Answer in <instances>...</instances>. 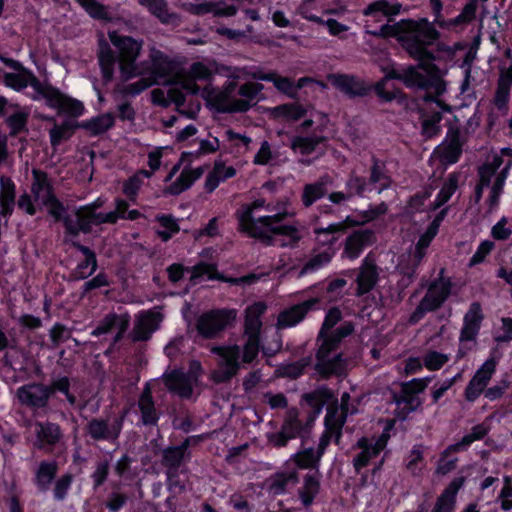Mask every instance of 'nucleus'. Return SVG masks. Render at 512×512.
<instances>
[{
    "label": "nucleus",
    "instance_id": "obj_14",
    "mask_svg": "<svg viewBox=\"0 0 512 512\" xmlns=\"http://www.w3.org/2000/svg\"><path fill=\"white\" fill-rule=\"evenodd\" d=\"M484 319L482 306L479 302H472L463 318V326L460 330V342L474 341L481 329Z\"/></svg>",
    "mask_w": 512,
    "mask_h": 512
},
{
    "label": "nucleus",
    "instance_id": "obj_63",
    "mask_svg": "<svg viewBox=\"0 0 512 512\" xmlns=\"http://www.w3.org/2000/svg\"><path fill=\"white\" fill-rule=\"evenodd\" d=\"M459 176L457 173H450L440 188L436 198L439 200L440 204H446L451 197L454 195L458 188Z\"/></svg>",
    "mask_w": 512,
    "mask_h": 512
},
{
    "label": "nucleus",
    "instance_id": "obj_49",
    "mask_svg": "<svg viewBox=\"0 0 512 512\" xmlns=\"http://www.w3.org/2000/svg\"><path fill=\"white\" fill-rule=\"evenodd\" d=\"M345 189L350 199L354 197L363 198L365 192H371L372 187L367 182L364 176L358 175L355 172H351L345 182Z\"/></svg>",
    "mask_w": 512,
    "mask_h": 512
},
{
    "label": "nucleus",
    "instance_id": "obj_31",
    "mask_svg": "<svg viewBox=\"0 0 512 512\" xmlns=\"http://www.w3.org/2000/svg\"><path fill=\"white\" fill-rule=\"evenodd\" d=\"M299 473L295 470L277 471L268 479L269 491L275 495H284L289 486H295L299 483Z\"/></svg>",
    "mask_w": 512,
    "mask_h": 512
},
{
    "label": "nucleus",
    "instance_id": "obj_8",
    "mask_svg": "<svg viewBox=\"0 0 512 512\" xmlns=\"http://www.w3.org/2000/svg\"><path fill=\"white\" fill-rule=\"evenodd\" d=\"M328 80L336 89L344 93L350 99L366 97L372 92L371 84H368L365 80L353 74H330Z\"/></svg>",
    "mask_w": 512,
    "mask_h": 512
},
{
    "label": "nucleus",
    "instance_id": "obj_43",
    "mask_svg": "<svg viewBox=\"0 0 512 512\" xmlns=\"http://www.w3.org/2000/svg\"><path fill=\"white\" fill-rule=\"evenodd\" d=\"M18 110L5 119V123L9 128V136L17 137L21 133L28 132V121L30 117L29 111L19 109V106L13 105Z\"/></svg>",
    "mask_w": 512,
    "mask_h": 512
},
{
    "label": "nucleus",
    "instance_id": "obj_62",
    "mask_svg": "<svg viewBox=\"0 0 512 512\" xmlns=\"http://www.w3.org/2000/svg\"><path fill=\"white\" fill-rule=\"evenodd\" d=\"M85 12L93 19L106 20L108 19V12L102 3L97 0H75Z\"/></svg>",
    "mask_w": 512,
    "mask_h": 512
},
{
    "label": "nucleus",
    "instance_id": "obj_56",
    "mask_svg": "<svg viewBox=\"0 0 512 512\" xmlns=\"http://www.w3.org/2000/svg\"><path fill=\"white\" fill-rule=\"evenodd\" d=\"M46 388H48V393L50 395V398L57 392L63 394L68 401L70 405H75L77 398L76 396L70 391L71 388V382L69 377L67 376H60L57 378H54L49 385H46Z\"/></svg>",
    "mask_w": 512,
    "mask_h": 512
},
{
    "label": "nucleus",
    "instance_id": "obj_2",
    "mask_svg": "<svg viewBox=\"0 0 512 512\" xmlns=\"http://www.w3.org/2000/svg\"><path fill=\"white\" fill-rule=\"evenodd\" d=\"M286 216L283 212L254 218L250 211H243L238 216L239 230L267 246L273 244V235L289 237L296 244L300 240L298 228L293 224H280Z\"/></svg>",
    "mask_w": 512,
    "mask_h": 512
},
{
    "label": "nucleus",
    "instance_id": "obj_27",
    "mask_svg": "<svg viewBox=\"0 0 512 512\" xmlns=\"http://www.w3.org/2000/svg\"><path fill=\"white\" fill-rule=\"evenodd\" d=\"M164 384L172 392L182 398L188 399L192 396L193 386L190 377L180 369H174L164 374Z\"/></svg>",
    "mask_w": 512,
    "mask_h": 512
},
{
    "label": "nucleus",
    "instance_id": "obj_40",
    "mask_svg": "<svg viewBox=\"0 0 512 512\" xmlns=\"http://www.w3.org/2000/svg\"><path fill=\"white\" fill-rule=\"evenodd\" d=\"M41 203L47 208L49 216H51L55 222L62 223L65 228V221H68L70 215L67 213V207L54 193L43 195Z\"/></svg>",
    "mask_w": 512,
    "mask_h": 512
},
{
    "label": "nucleus",
    "instance_id": "obj_38",
    "mask_svg": "<svg viewBox=\"0 0 512 512\" xmlns=\"http://www.w3.org/2000/svg\"><path fill=\"white\" fill-rule=\"evenodd\" d=\"M444 302L432 295V291H426L423 298L409 317L410 324H417L428 312H434L443 306Z\"/></svg>",
    "mask_w": 512,
    "mask_h": 512
},
{
    "label": "nucleus",
    "instance_id": "obj_35",
    "mask_svg": "<svg viewBox=\"0 0 512 512\" xmlns=\"http://www.w3.org/2000/svg\"><path fill=\"white\" fill-rule=\"evenodd\" d=\"M97 57L103 80L105 82L112 81L114 77L116 57L113 50L105 40H101L99 42Z\"/></svg>",
    "mask_w": 512,
    "mask_h": 512
},
{
    "label": "nucleus",
    "instance_id": "obj_28",
    "mask_svg": "<svg viewBox=\"0 0 512 512\" xmlns=\"http://www.w3.org/2000/svg\"><path fill=\"white\" fill-rule=\"evenodd\" d=\"M58 463L55 460H42L35 470L33 483L40 492H47L55 481L58 473Z\"/></svg>",
    "mask_w": 512,
    "mask_h": 512
},
{
    "label": "nucleus",
    "instance_id": "obj_59",
    "mask_svg": "<svg viewBox=\"0 0 512 512\" xmlns=\"http://www.w3.org/2000/svg\"><path fill=\"white\" fill-rule=\"evenodd\" d=\"M186 459L187 458L178 451V448L168 446L162 452L161 462L166 470H175L180 469Z\"/></svg>",
    "mask_w": 512,
    "mask_h": 512
},
{
    "label": "nucleus",
    "instance_id": "obj_9",
    "mask_svg": "<svg viewBox=\"0 0 512 512\" xmlns=\"http://www.w3.org/2000/svg\"><path fill=\"white\" fill-rule=\"evenodd\" d=\"M19 402L31 409H44L48 406L50 395L43 383H29L17 389Z\"/></svg>",
    "mask_w": 512,
    "mask_h": 512
},
{
    "label": "nucleus",
    "instance_id": "obj_47",
    "mask_svg": "<svg viewBox=\"0 0 512 512\" xmlns=\"http://www.w3.org/2000/svg\"><path fill=\"white\" fill-rule=\"evenodd\" d=\"M33 80H39V78L30 69L4 75L5 85L17 92L24 90L28 86L32 87Z\"/></svg>",
    "mask_w": 512,
    "mask_h": 512
},
{
    "label": "nucleus",
    "instance_id": "obj_15",
    "mask_svg": "<svg viewBox=\"0 0 512 512\" xmlns=\"http://www.w3.org/2000/svg\"><path fill=\"white\" fill-rule=\"evenodd\" d=\"M203 97L207 106L218 113H245L250 110L248 102L230 100L224 93L207 91V95Z\"/></svg>",
    "mask_w": 512,
    "mask_h": 512
},
{
    "label": "nucleus",
    "instance_id": "obj_32",
    "mask_svg": "<svg viewBox=\"0 0 512 512\" xmlns=\"http://www.w3.org/2000/svg\"><path fill=\"white\" fill-rule=\"evenodd\" d=\"M369 172L370 175L367 182L372 188L378 184L376 187L378 194H381L383 191L390 188L391 177L386 172L385 161L380 160L376 156H372Z\"/></svg>",
    "mask_w": 512,
    "mask_h": 512
},
{
    "label": "nucleus",
    "instance_id": "obj_22",
    "mask_svg": "<svg viewBox=\"0 0 512 512\" xmlns=\"http://www.w3.org/2000/svg\"><path fill=\"white\" fill-rule=\"evenodd\" d=\"M75 219L70 215L68 221H65L64 234L66 242L68 238L76 239L81 233L90 234L92 232V219L90 212L81 210V206L75 210Z\"/></svg>",
    "mask_w": 512,
    "mask_h": 512
},
{
    "label": "nucleus",
    "instance_id": "obj_16",
    "mask_svg": "<svg viewBox=\"0 0 512 512\" xmlns=\"http://www.w3.org/2000/svg\"><path fill=\"white\" fill-rule=\"evenodd\" d=\"M379 279L378 267L371 253L367 254L362 260L359 268V274L356 279L357 295L361 296L370 292Z\"/></svg>",
    "mask_w": 512,
    "mask_h": 512
},
{
    "label": "nucleus",
    "instance_id": "obj_25",
    "mask_svg": "<svg viewBox=\"0 0 512 512\" xmlns=\"http://www.w3.org/2000/svg\"><path fill=\"white\" fill-rule=\"evenodd\" d=\"M465 483V477H455L437 498L432 512H452L456 506L457 494Z\"/></svg>",
    "mask_w": 512,
    "mask_h": 512
},
{
    "label": "nucleus",
    "instance_id": "obj_21",
    "mask_svg": "<svg viewBox=\"0 0 512 512\" xmlns=\"http://www.w3.org/2000/svg\"><path fill=\"white\" fill-rule=\"evenodd\" d=\"M110 40L118 48L121 61L134 65L140 55L142 43L131 36H119L115 32L110 34Z\"/></svg>",
    "mask_w": 512,
    "mask_h": 512
},
{
    "label": "nucleus",
    "instance_id": "obj_7",
    "mask_svg": "<svg viewBox=\"0 0 512 512\" xmlns=\"http://www.w3.org/2000/svg\"><path fill=\"white\" fill-rule=\"evenodd\" d=\"M310 426L303 423L297 415H290L283 421L281 428L277 432L267 435L268 442L276 448L285 447L288 442L298 437L302 438L304 434H308Z\"/></svg>",
    "mask_w": 512,
    "mask_h": 512
},
{
    "label": "nucleus",
    "instance_id": "obj_33",
    "mask_svg": "<svg viewBox=\"0 0 512 512\" xmlns=\"http://www.w3.org/2000/svg\"><path fill=\"white\" fill-rule=\"evenodd\" d=\"M151 74L156 78L165 79L175 70V62L163 51L152 48L149 54Z\"/></svg>",
    "mask_w": 512,
    "mask_h": 512
},
{
    "label": "nucleus",
    "instance_id": "obj_11",
    "mask_svg": "<svg viewBox=\"0 0 512 512\" xmlns=\"http://www.w3.org/2000/svg\"><path fill=\"white\" fill-rule=\"evenodd\" d=\"M375 240L374 231L371 229L355 230L349 234L345 240L342 252V258L355 260L368 246H371Z\"/></svg>",
    "mask_w": 512,
    "mask_h": 512
},
{
    "label": "nucleus",
    "instance_id": "obj_18",
    "mask_svg": "<svg viewBox=\"0 0 512 512\" xmlns=\"http://www.w3.org/2000/svg\"><path fill=\"white\" fill-rule=\"evenodd\" d=\"M71 245L84 255V259L78 262L73 272L74 278L77 280H85L92 276L98 268L96 253L90 247L76 240H72Z\"/></svg>",
    "mask_w": 512,
    "mask_h": 512
},
{
    "label": "nucleus",
    "instance_id": "obj_48",
    "mask_svg": "<svg viewBox=\"0 0 512 512\" xmlns=\"http://www.w3.org/2000/svg\"><path fill=\"white\" fill-rule=\"evenodd\" d=\"M444 273L445 270L442 268L438 276L429 284L427 291H432V295L445 303L451 295L453 283L451 278L445 276Z\"/></svg>",
    "mask_w": 512,
    "mask_h": 512
},
{
    "label": "nucleus",
    "instance_id": "obj_61",
    "mask_svg": "<svg viewBox=\"0 0 512 512\" xmlns=\"http://www.w3.org/2000/svg\"><path fill=\"white\" fill-rule=\"evenodd\" d=\"M308 363L309 359L303 358L298 361L285 364L278 369L279 375L292 380L298 379L304 374Z\"/></svg>",
    "mask_w": 512,
    "mask_h": 512
},
{
    "label": "nucleus",
    "instance_id": "obj_26",
    "mask_svg": "<svg viewBox=\"0 0 512 512\" xmlns=\"http://www.w3.org/2000/svg\"><path fill=\"white\" fill-rule=\"evenodd\" d=\"M336 399L332 389L326 385H320L314 390L304 393L302 401L312 409L314 417L320 415L325 405L330 404Z\"/></svg>",
    "mask_w": 512,
    "mask_h": 512
},
{
    "label": "nucleus",
    "instance_id": "obj_45",
    "mask_svg": "<svg viewBox=\"0 0 512 512\" xmlns=\"http://www.w3.org/2000/svg\"><path fill=\"white\" fill-rule=\"evenodd\" d=\"M155 221L163 228V230H157L156 235L164 243L171 240L180 231V225L172 214L158 213L155 216Z\"/></svg>",
    "mask_w": 512,
    "mask_h": 512
},
{
    "label": "nucleus",
    "instance_id": "obj_20",
    "mask_svg": "<svg viewBox=\"0 0 512 512\" xmlns=\"http://www.w3.org/2000/svg\"><path fill=\"white\" fill-rule=\"evenodd\" d=\"M32 88L35 91V95L31 97L33 100L40 101L44 99L49 108L57 110L62 108L65 94L57 87L48 82L43 83L40 80H33Z\"/></svg>",
    "mask_w": 512,
    "mask_h": 512
},
{
    "label": "nucleus",
    "instance_id": "obj_42",
    "mask_svg": "<svg viewBox=\"0 0 512 512\" xmlns=\"http://www.w3.org/2000/svg\"><path fill=\"white\" fill-rule=\"evenodd\" d=\"M138 2L141 6L146 7L162 24H170L177 18L176 13L169 11L166 0H138Z\"/></svg>",
    "mask_w": 512,
    "mask_h": 512
},
{
    "label": "nucleus",
    "instance_id": "obj_41",
    "mask_svg": "<svg viewBox=\"0 0 512 512\" xmlns=\"http://www.w3.org/2000/svg\"><path fill=\"white\" fill-rule=\"evenodd\" d=\"M32 184H31V194L35 201L41 200V195L44 192V195H48L49 193H54V187L51 183L47 172L33 168L32 169Z\"/></svg>",
    "mask_w": 512,
    "mask_h": 512
},
{
    "label": "nucleus",
    "instance_id": "obj_58",
    "mask_svg": "<svg viewBox=\"0 0 512 512\" xmlns=\"http://www.w3.org/2000/svg\"><path fill=\"white\" fill-rule=\"evenodd\" d=\"M318 339L321 340V344L315 356H331V354L335 352L341 345L339 338H336L331 332L320 331Z\"/></svg>",
    "mask_w": 512,
    "mask_h": 512
},
{
    "label": "nucleus",
    "instance_id": "obj_39",
    "mask_svg": "<svg viewBox=\"0 0 512 512\" xmlns=\"http://www.w3.org/2000/svg\"><path fill=\"white\" fill-rule=\"evenodd\" d=\"M114 124V115L112 113H105L82 121L78 124V127L87 130L92 136H99L111 129Z\"/></svg>",
    "mask_w": 512,
    "mask_h": 512
},
{
    "label": "nucleus",
    "instance_id": "obj_34",
    "mask_svg": "<svg viewBox=\"0 0 512 512\" xmlns=\"http://www.w3.org/2000/svg\"><path fill=\"white\" fill-rule=\"evenodd\" d=\"M389 434L382 433L374 442L373 448L361 451L353 458V467L357 473L365 468L371 459L376 458L387 446Z\"/></svg>",
    "mask_w": 512,
    "mask_h": 512
},
{
    "label": "nucleus",
    "instance_id": "obj_5",
    "mask_svg": "<svg viewBox=\"0 0 512 512\" xmlns=\"http://www.w3.org/2000/svg\"><path fill=\"white\" fill-rule=\"evenodd\" d=\"M126 415L127 411H122L111 422L105 418H92L86 425V433L95 442L106 441L114 444L121 435Z\"/></svg>",
    "mask_w": 512,
    "mask_h": 512
},
{
    "label": "nucleus",
    "instance_id": "obj_3",
    "mask_svg": "<svg viewBox=\"0 0 512 512\" xmlns=\"http://www.w3.org/2000/svg\"><path fill=\"white\" fill-rule=\"evenodd\" d=\"M236 320V310L219 308L202 313L196 321V331L203 339H214Z\"/></svg>",
    "mask_w": 512,
    "mask_h": 512
},
{
    "label": "nucleus",
    "instance_id": "obj_29",
    "mask_svg": "<svg viewBox=\"0 0 512 512\" xmlns=\"http://www.w3.org/2000/svg\"><path fill=\"white\" fill-rule=\"evenodd\" d=\"M203 172L202 167L192 169L190 166H185L176 180L166 187V194L180 195L188 190L203 175Z\"/></svg>",
    "mask_w": 512,
    "mask_h": 512
},
{
    "label": "nucleus",
    "instance_id": "obj_4",
    "mask_svg": "<svg viewBox=\"0 0 512 512\" xmlns=\"http://www.w3.org/2000/svg\"><path fill=\"white\" fill-rule=\"evenodd\" d=\"M212 352L221 359L219 368L211 374L212 381L216 384L229 382L241 368V347L237 344L216 346Z\"/></svg>",
    "mask_w": 512,
    "mask_h": 512
},
{
    "label": "nucleus",
    "instance_id": "obj_37",
    "mask_svg": "<svg viewBox=\"0 0 512 512\" xmlns=\"http://www.w3.org/2000/svg\"><path fill=\"white\" fill-rule=\"evenodd\" d=\"M401 10L402 4L399 2L390 3L388 0H376L364 8L363 15L375 17L377 14H382L387 17L388 22H392L393 17L399 15Z\"/></svg>",
    "mask_w": 512,
    "mask_h": 512
},
{
    "label": "nucleus",
    "instance_id": "obj_51",
    "mask_svg": "<svg viewBox=\"0 0 512 512\" xmlns=\"http://www.w3.org/2000/svg\"><path fill=\"white\" fill-rule=\"evenodd\" d=\"M77 125L65 120L61 124H55L49 131L50 143L53 148L58 147L63 141L68 140L74 133Z\"/></svg>",
    "mask_w": 512,
    "mask_h": 512
},
{
    "label": "nucleus",
    "instance_id": "obj_30",
    "mask_svg": "<svg viewBox=\"0 0 512 512\" xmlns=\"http://www.w3.org/2000/svg\"><path fill=\"white\" fill-rule=\"evenodd\" d=\"M61 427L57 423L50 421L37 424L35 447L44 449L46 447H54L61 439Z\"/></svg>",
    "mask_w": 512,
    "mask_h": 512
},
{
    "label": "nucleus",
    "instance_id": "obj_17",
    "mask_svg": "<svg viewBox=\"0 0 512 512\" xmlns=\"http://www.w3.org/2000/svg\"><path fill=\"white\" fill-rule=\"evenodd\" d=\"M449 141L447 144L438 146L434 153L438 154L440 161L445 165L457 163L463 152V143L458 129H449L447 133Z\"/></svg>",
    "mask_w": 512,
    "mask_h": 512
},
{
    "label": "nucleus",
    "instance_id": "obj_23",
    "mask_svg": "<svg viewBox=\"0 0 512 512\" xmlns=\"http://www.w3.org/2000/svg\"><path fill=\"white\" fill-rule=\"evenodd\" d=\"M138 409L144 426H156L158 424L161 413L156 409L152 390L148 384L145 385L139 396Z\"/></svg>",
    "mask_w": 512,
    "mask_h": 512
},
{
    "label": "nucleus",
    "instance_id": "obj_46",
    "mask_svg": "<svg viewBox=\"0 0 512 512\" xmlns=\"http://www.w3.org/2000/svg\"><path fill=\"white\" fill-rule=\"evenodd\" d=\"M328 176L321 177L314 183H309L304 186L302 192V204L308 208L312 206L317 200L323 198L327 193Z\"/></svg>",
    "mask_w": 512,
    "mask_h": 512
},
{
    "label": "nucleus",
    "instance_id": "obj_10",
    "mask_svg": "<svg viewBox=\"0 0 512 512\" xmlns=\"http://www.w3.org/2000/svg\"><path fill=\"white\" fill-rule=\"evenodd\" d=\"M313 310H319V307L317 306V300L310 297L281 311L277 318V326L279 328L294 327Z\"/></svg>",
    "mask_w": 512,
    "mask_h": 512
},
{
    "label": "nucleus",
    "instance_id": "obj_50",
    "mask_svg": "<svg viewBox=\"0 0 512 512\" xmlns=\"http://www.w3.org/2000/svg\"><path fill=\"white\" fill-rule=\"evenodd\" d=\"M326 141L324 136H295L291 141V148L301 155L307 156L313 153L317 146Z\"/></svg>",
    "mask_w": 512,
    "mask_h": 512
},
{
    "label": "nucleus",
    "instance_id": "obj_36",
    "mask_svg": "<svg viewBox=\"0 0 512 512\" xmlns=\"http://www.w3.org/2000/svg\"><path fill=\"white\" fill-rule=\"evenodd\" d=\"M320 478V472L308 473L304 476L303 486L298 491L299 499L304 507L311 506L319 494Z\"/></svg>",
    "mask_w": 512,
    "mask_h": 512
},
{
    "label": "nucleus",
    "instance_id": "obj_54",
    "mask_svg": "<svg viewBox=\"0 0 512 512\" xmlns=\"http://www.w3.org/2000/svg\"><path fill=\"white\" fill-rule=\"evenodd\" d=\"M293 460L296 466L300 469H310L319 472L320 458H317L315 449L313 447L306 448L294 454Z\"/></svg>",
    "mask_w": 512,
    "mask_h": 512
},
{
    "label": "nucleus",
    "instance_id": "obj_19",
    "mask_svg": "<svg viewBox=\"0 0 512 512\" xmlns=\"http://www.w3.org/2000/svg\"><path fill=\"white\" fill-rule=\"evenodd\" d=\"M162 320L161 314L153 311H146L140 314L135 322L132 335L134 341H147L158 329Z\"/></svg>",
    "mask_w": 512,
    "mask_h": 512
},
{
    "label": "nucleus",
    "instance_id": "obj_24",
    "mask_svg": "<svg viewBox=\"0 0 512 512\" xmlns=\"http://www.w3.org/2000/svg\"><path fill=\"white\" fill-rule=\"evenodd\" d=\"M203 276H207L208 280L220 281L230 285L240 286V277L227 276L219 272L215 263L204 261L198 262L191 268V280L195 281Z\"/></svg>",
    "mask_w": 512,
    "mask_h": 512
},
{
    "label": "nucleus",
    "instance_id": "obj_60",
    "mask_svg": "<svg viewBox=\"0 0 512 512\" xmlns=\"http://www.w3.org/2000/svg\"><path fill=\"white\" fill-rule=\"evenodd\" d=\"M264 85L259 82H246L238 88V95L241 96V99H235V101H246L250 105V108L253 106L254 101L257 99L258 95L263 91Z\"/></svg>",
    "mask_w": 512,
    "mask_h": 512
},
{
    "label": "nucleus",
    "instance_id": "obj_64",
    "mask_svg": "<svg viewBox=\"0 0 512 512\" xmlns=\"http://www.w3.org/2000/svg\"><path fill=\"white\" fill-rule=\"evenodd\" d=\"M432 189L425 188L422 191H417L410 196L407 200V209L410 213H421L424 211L425 202L431 197Z\"/></svg>",
    "mask_w": 512,
    "mask_h": 512
},
{
    "label": "nucleus",
    "instance_id": "obj_53",
    "mask_svg": "<svg viewBox=\"0 0 512 512\" xmlns=\"http://www.w3.org/2000/svg\"><path fill=\"white\" fill-rule=\"evenodd\" d=\"M504 157L505 156H502V153L499 152V154L493 155L492 160L490 162H487L483 164L481 167H479V180L482 182L483 185L490 186L492 178L499 173L498 170L504 163Z\"/></svg>",
    "mask_w": 512,
    "mask_h": 512
},
{
    "label": "nucleus",
    "instance_id": "obj_6",
    "mask_svg": "<svg viewBox=\"0 0 512 512\" xmlns=\"http://www.w3.org/2000/svg\"><path fill=\"white\" fill-rule=\"evenodd\" d=\"M347 285L344 278L326 279L308 288L312 299L317 300L319 309H325L328 304L338 301L343 297V290Z\"/></svg>",
    "mask_w": 512,
    "mask_h": 512
},
{
    "label": "nucleus",
    "instance_id": "obj_12",
    "mask_svg": "<svg viewBox=\"0 0 512 512\" xmlns=\"http://www.w3.org/2000/svg\"><path fill=\"white\" fill-rule=\"evenodd\" d=\"M316 357L314 370L323 380L331 377H345L347 375V359L343 353H337L333 357Z\"/></svg>",
    "mask_w": 512,
    "mask_h": 512
},
{
    "label": "nucleus",
    "instance_id": "obj_13",
    "mask_svg": "<svg viewBox=\"0 0 512 512\" xmlns=\"http://www.w3.org/2000/svg\"><path fill=\"white\" fill-rule=\"evenodd\" d=\"M130 324V316L129 314H117L114 312L106 314L95 327L92 332L93 336L99 337L104 334H108L112 332L114 329H117V333L114 336V343L119 342L125 332L127 331Z\"/></svg>",
    "mask_w": 512,
    "mask_h": 512
},
{
    "label": "nucleus",
    "instance_id": "obj_55",
    "mask_svg": "<svg viewBox=\"0 0 512 512\" xmlns=\"http://www.w3.org/2000/svg\"><path fill=\"white\" fill-rule=\"evenodd\" d=\"M421 262L422 261H418L414 256L413 259L408 258L407 260L400 261L398 264V270L402 276V279L400 280V285L402 287L406 288L414 282Z\"/></svg>",
    "mask_w": 512,
    "mask_h": 512
},
{
    "label": "nucleus",
    "instance_id": "obj_1",
    "mask_svg": "<svg viewBox=\"0 0 512 512\" xmlns=\"http://www.w3.org/2000/svg\"><path fill=\"white\" fill-rule=\"evenodd\" d=\"M368 33L377 38L397 39L409 56L421 64L435 59L428 46L440 38L439 31L427 18L401 19L394 24H383L378 30L368 31Z\"/></svg>",
    "mask_w": 512,
    "mask_h": 512
},
{
    "label": "nucleus",
    "instance_id": "obj_44",
    "mask_svg": "<svg viewBox=\"0 0 512 512\" xmlns=\"http://www.w3.org/2000/svg\"><path fill=\"white\" fill-rule=\"evenodd\" d=\"M271 113L275 118L296 122L306 116L307 109L297 102L284 103L272 108Z\"/></svg>",
    "mask_w": 512,
    "mask_h": 512
},
{
    "label": "nucleus",
    "instance_id": "obj_52",
    "mask_svg": "<svg viewBox=\"0 0 512 512\" xmlns=\"http://www.w3.org/2000/svg\"><path fill=\"white\" fill-rule=\"evenodd\" d=\"M498 359L491 355L486 361L476 370L471 378L472 381L477 383V386L487 387L493 374L496 372Z\"/></svg>",
    "mask_w": 512,
    "mask_h": 512
},
{
    "label": "nucleus",
    "instance_id": "obj_57",
    "mask_svg": "<svg viewBox=\"0 0 512 512\" xmlns=\"http://www.w3.org/2000/svg\"><path fill=\"white\" fill-rule=\"evenodd\" d=\"M335 256V252L333 250H323L314 255H312L308 261L302 267V274H309L318 271L319 269L326 266L332 258Z\"/></svg>",
    "mask_w": 512,
    "mask_h": 512
}]
</instances>
